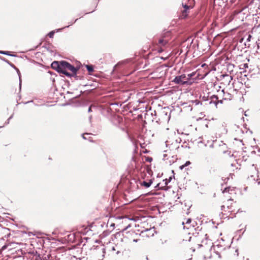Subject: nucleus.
<instances>
[{"label":"nucleus","instance_id":"obj_15","mask_svg":"<svg viewBox=\"0 0 260 260\" xmlns=\"http://www.w3.org/2000/svg\"><path fill=\"white\" fill-rule=\"evenodd\" d=\"M98 3H99V0H94L93 1V5H94V8L96 7Z\"/></svg>","mask_w":260,"mask_h":260},{"label":"nucleus","instance_id":"obj_11","mask_svg":"<svg viewBox=\"0 0 260 260\" xmlns=\"http://www.w3.org/2000/svg\"><path fill=\"white\" fill-rule=\"evenodd\" d=\"M190 164V162L189 161H187L184 165H182V166H180L179 167V168L181 169V170H182L185 167L188 166Z\"/></svg>","mask_w":260,"mask_h":260},{"label":"nucleus","instance_id":"obj_17","mask_svg":"<svg viewBox=\"0 0 260 260\" xmlns=\"http://www.w3.org/2000/svg\"><path fill=\"white\" fill-rule=\"evenodd\" d=\"M0 53L3 54H8L7 52L4 51H0Z\"/></svg>","mask_w":260,"mask_h":260},{"label":"nucleus","instance_id":"obj_18","mask_svg":"<svg viewBox=\"0 0 260 260\" xmlns=\"http://www.w3.org/2000/svg\"><path fill=\"white\" fill-rule=\"evenodd\" d=\"M133 241L135 242H137V240L134 239Z\"/></svg>","mask_w":260,"mask_h":260},{"label":"nucleus","instance_id":"obj_8","mask_svg":"<svg viewBox=\"0 0 260 260\" xmlns=\"http://www.w3.org/2000/svg\"><path fill=\"white\" fill-rule=\"evenodd\" d=\"M222 92H223L222 100L230 101L233 99V95L232 94L228 92H225L224 90H222Z\"/></svg>","mask_w":260,"mask_h":260},{"label":"nucleus","instance_id":"obj_3","mask_svg":"<svg viewBox=\"0 0 260 260\" xmlns=\"http://www.w3.org/2000/svg\"><path fill=\"white\" fill-rule=\"evenodd\" d=\"M170 33L167 32L160 37L158 39H155L153 41L152 44L155 50H157L158 52L160 53L164 51L162 48L165 47L169 43V35Z\"/></svg>","mask_w":260,"mask_h":260},{"label":"nucleus","instance_id":"obj_13","mask_svg":"<svg viewBox=\"0 0 260 260\" xmlns=\"http://www.w3.org/2000/svg\"><path fill=\"white\" fill-rule=\"evenodd\" d=\"M191 219L190 218H188V219H186L185 222L184 221H182V224H184L185 223H186V224L190 223L191 222Z\"/></svg>","mask_w":260,"mask_h":260},{"label":"nucleus","instance_id":"obj_16","mask_svg":"<svg viewBox=\"0 0 260 260\" xmlns=\"http://www.w3.org/2000/svg\"><path fill=\"white\" fill-rule=\"evenodd\" d=\"M152 160V158L150 157H147L146 158V161L148 162H151Z\"/></svg>","mask_w":260,"mask_h":260},{"label":"nucleus","instance_id":"obj_14","mask_svg":"<svg viewBox=\"0 0 260 260\" xmlns=\"http://www.w3.org/2000/svg\"><path fill=\"white\" fill-rule=\"evenodd\" d=\"M54 35V32L53 31H52L51 32H50L48 34V36L50 37V38H53V36Z\"/></svg>","mask_w":260,"mask_h":260},{"label":"nucleus","instance_id":"obj_2","mask_svg":"<svg viewBox=\"0 0 260 260\" xmlns=\"http://www.w3.org/2000/svg\"><path fill=\"white\" fill-rule=\"evenodd\" d=\"M223 202L224 204L221 206L222 213L228 216L229 214H235L239 210V207L236 201L234 200H226Z\"/></svg>","mask_w":260,"mask_h":260},{"label":"nucleus","instance_id":"obj_4","mask_svg":"<svg viewBox=\"0 0 260 260\" xmlns=\"http://www.w3.org/2000/svg\"><path fill=\"white\" fill-rule=\"evenodd\" d=\"M238 189L234 187H228L222 191V198L223 200H234L237 195Z\"/></svg>","mask_w":260,"mask_h":260},{"label":"nucleus","instance_id":"obj_6","mask_svg":"<svg viewBox=\"0 0 260 260\" xmlns=\"http://www.w3.org/2000/svg\"><path fill=\"white\" fill-rule=\"evenodd\" d=\"M155 232L154 228H148L142 230L140 235L143 238H150L154 236Z\"/></svg>","mask_w":260,"mask_h":260},{"label":"nucleus","instance_id":"obj_9","mask_svg":"<svg viewBox=\"0 0 260 260\" xmlns=\"http://www.w3.org/2000/svg\"><path fill=\"white\" fill-rule=\"evenodd\" d=\"M152 183V181L151 180H149L148 181H143L141 182V185L144 186L146 188L150 187Z\"/></svg>","mask_w":260,"mask_h":260},{"label":"nucleus","instance_id":"obj_20","mask_svg":"<svg viewBox=\"0 0 260 260\" xmlns=\"http://www.w3.org/2000/svg\"><path fill=\"white\" fill-rule=\"evenodd\" d=\"M215 97L216 98V99L217 100H218V98H217V96H215Z\"/></svg>","mask_w":260,"mask_h":260},{"label":"nucleus","instance_id":"obj_19","mask_svg":"<svg viewBox=\"0 0 260 260\" xmlns=\"http://www.w3.org/2000/svg\"><path fill=\"white\" fill-rule=\"evenodd\" d=\"M89 110V111H90L91 110V107L89 108V110Z\"/></svg>","mask_w":260,"mask_h":260},{"label":"nucleus","instance_id":"obj_12","mask_svg":"<svg viewBox=\"0 0 260 260\" xmlns=\"http://www.w3.org/2000/svg\"><path fill=\"white\" fill-rule=\"evenodd\" d=\"M207 244V238L205 239V240H201V244H199V245H200L201 246H202L203 245V244Z\"/></svg>","mask_w":260,"mask_h":260},{"label":"nucleus","instance_id":"obj_7","mask_svg":"<svg viewBox=\"0 0 260 260\" xmlns=\"http://www.w3.org/2000/svg\"><path fill=\"white\" fill-rule=\"evenodd\" d=\"M184 10L181 11V14H180L179 17L181 19H184L187 17L189 13V9L190 7L187 5H183Z\"/></svg>","mask_w":260,"mask_h":260},{"label":"nucleus","instance_id":"obj_5","mask_svg":"<svg viewBox=\"0 0 260 260\" xmlns=\"http://www.w3.org/2000/svg\"><path fill=\"white\" fill-rule=\"evenodd\" d=\"M192 76V74H188V77H187L185 74H182L180 76H176L173 81L176 84H184L188 82V81Z\"/></svg>","mask_w":260,"mask_h":260},{"label":"nucleus","instance_id":"obj_1","mask_svg":"<svg viewBox=\"0 0 260 260\" xmlns=\"http://www.w3.org/2000/svg\"><path fill=\"white\" fill-rule=\"evenodd\" d=\"M52 69L59 73H61L68 77L74 76L76 74L77 69L66 61H54L51 64Z\"/></svg>","mask_w":260,"mask_h":260},{"label":"nucleus","instance_id":"obj_10","mask_svg":"<svg viewBox=\"0 0 260 260\" xmlns=\"http://www.w3.org/2000/svg\"><path fill=\"white\" fill-rule=\"evenodd\" d=\"M86 69L89 73H91L93 71V66L91 65H86Z\"/></svg>","mask_w":260,"mask_h":260}]
</instances>
